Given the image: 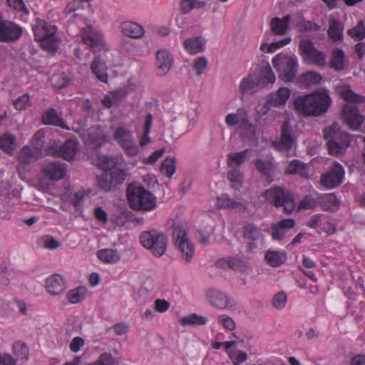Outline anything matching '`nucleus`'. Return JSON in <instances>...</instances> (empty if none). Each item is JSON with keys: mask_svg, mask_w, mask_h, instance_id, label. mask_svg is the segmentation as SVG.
I'll use <instances>...</instances> for the list:
<instances>
[{"mask_svg": "<svg viewBox=\"0 0 365 365\" xmlns=\"http://www.w3.org/2000/svg\"><path fill=\"white\" fill-rule=\"evenodd\" d=\"M331 98L327 91L297 96L294 101L295 110L305 116H319L329 109Z\"/></svg>", "mask_w": 365, "mask_h": 365, "instance_id": "f257e3e1", "label": "nucleus"}, {"mask_svg": "<svg viewBox=\"0 0 365 365\" xmlns=\"http://www.w3.org/2000/svg\"><path fill=\"white\" fill-rule=\"evenodd\" d=\"M341 97L346 101L341 110V117L344 122L352 130H358L364 122V116L359 113L354 103H361L364 98L355 93L349 86L344 87L340 91Z\"/></svg>", "mask_w": 365, "mask_h": 365, "instance_id": "f03ea898", "label": "nucleus"}, {"mask_svg": "<svg viewBox=\"0 0 365 365\" xmlns=\"http://www.w3.org/2000/svg\"><path fill=\"white\" fill-rule=\"evenodd\" d=\"M128 200L135 210L151 211L157 207V198L143 185L134 182L127 190Z\"/></svg>", "mask_w": 365, "mask_h": 365, "instance_id": "7ed1b4c3", "label": "nucleus"}, {"mask_svg": "<svg viewBox=\"0 0 365 365\" xmlns=\"http://www.w3.org/2000/svg\"><path fill=\"white\" fill-rule=\"evenodd\" d=\"M324 137L327 140L329 153L338 155L345 152L351 143V136L341 131L337 123H334L324 130Z\"/></svg>", "mask_w": 365, "mask_h": 365, "instance_id": "20e7f679", "label": "nucleus"}, {"mask_svg": "<svg viewBox=\"0 0 365 365\" xmlns=\"http://www.w3.org/2000/svg\"><path fill=\"white\" fill-rule=\"evenodd\" d=\"M56 26L55 25L38 21L33 26L35 38L41 43L43 49L48 52L56 53L59 46V40L56 36Z\"/></svg>", "mask_w": 365, "mask_h": 365, "instance_id": "39448f33", "label": "nucleus"}, {"mask_svg": "<svg viewBox=\"0 0 365 365\" xmlns=\"http://www.w3.org/2000/svg\"><path fill=\"white\" fill-rule=\"evenodd\" d=\"M272 63L283 81L292 82L295 78L299 68L295 55L282 52L276 55L272 58Z\"/></svg>", "mask_w": 365, "mask_h": 365, "instance_id": "423d86ee", "label": "nucleus"}, {"mask_svg": "<svg viewBox=\"0 0 365 365\" xmlns=\"http://www.w3.org/2000/svg\"><path fill=\"white\" fill-rule=\"evenodd\" d=\"M262 195L276 207H283L287 214L292 213L296 209L293 195L285 188L272 187L265 190Z\"/></svg>", "mask_w": 365, "mask_h": 365, "instance_id": "0eeeda50", "label": "nucleus"}, {"mask_svg": "<svg viewBox=\"0 0 365 365\" xmlns=\"http://www.w3.org/2000/svg\"><path fill=\"white\" fill-rule=\"evenodd\" d=\"M140 242L143 247L149 250L156 257L163 256L167 249L166 236L157 230H150L142 232Z\"/></svg>", "mask_w": 365, "mask_h": 365, "instance_id": "6e6552de", "label": "nucleus"}, {"mask_svg": "<svg viewBox=\"0 0 365 365\" xmlns=\"http://www.w3.org/2000/svg\"><path fill=\"white\" fill-rule=\"evenodd\" d=\"M113 139L121 148L128 157H135L139 154V147L132 131L126 126H118L113 132Z\"/></svg>", "mask_w": 365, "mask_h": 365, "instance_id": "1a4fd4ad", "label": "nucleus"}, {"mask_svg": "<svg viewBox=\"0 0 365 365\" xmlns=\"http://www.w3.org/2000/svg\"><path fill=\"white\" fill-rule=\"evenodd\" d=\"M175 245L181 252L182 258L190 262L195 253V246L187 236V232L184 225H175L173 232Z\"/></svg>", "mask_w": 365, "mask_h": 365, "instance_id": "9d476101", "label": "nucleus"}, {"mask_svg": "<svg viewBox=\"0 0 365 365\" xmlns=\"http://www.w3.org/2000/svg\"><path fill=\"white\" fill-rule=\"evenodd\" d=\"M299 48L307 63L314 64L319 67H324L326 65L325 53L317 49L310 40H301Z\"/></svg>", "mask_w": 365, "mask_h": 365, "instance_id": "9b49d317", "label": "nucleus"}, {"mask_svg": "<svg viewBox=\"0 0 365 365\" xmlns=\"http://www.w3.org/2000/svg\"><path fill=\"white\" fill-rule=\"evenodd\" d=\"M124 169H115L112 173L105 172L97 177L98 187L103 191L110 190L113 187L122 184L125 180Z\"/></svg>", "mask_w": 365, "mask_h": 365, "instance_id": "f8f14e48", "label": "nucleus"}, {"mask_svg": "<svg viewBox=\"0 0 365 365\" xmlns=\"http://www.w3.org/2000/svg\"><path fill=\"white\" fill-rule=\"evenodd\" d=\"M225 123L230 126L240 125V128L242 130H247L251 135L255 132V125L250 122L248 114L243 108H239L235 113H229L225 119Z\"/></svg>", "mask_w": 365, "mask_h": 365, "instance_id": "ddd939ff", "label": "nucleus"}, {"mask_svg": "<svg viewBox=\"0 0 365 365\" xmlns=\"http://www.w3.org/2000/svg\"><path fill=\"white\" fill-rule=\"evenodd\" d=\"M344 175V168L339 163H335L327 173L321 176V183L328 189H333L342 183Z\"/></svg>", "mask_w": 365, "mask_h": 365, "instance_id": "4468645a", "label": "nucleus"}, {"mask_svg": "<svg viewBox=\"0 0 365 365\" xmlns=\"http://www.w3.org/2000/svg\"><path fill=\"white\" fill-rule=\"evenodd\" d=\"M41 173L45 178L52 181H58L66 177L67 165L60 161L49 162L43 166Z\"/></svg>", "mask_w": 365, "mask_h": 365, "instance_id": "2eb2a0df", "label": "nucleus"}, {"mask_svg": "<svg viewBox=\"0 0 365 365\" xmlns=\"http://www.w3.org/2000/svg\"><path fill=\"white\" fill-rule=\"evenodd\" d=\"M23 32L22 28L10 21H0V41L14 42L17 41Z\"/></svg>", "mask_w": 365, "mask_h": 365, "instance_id": "dca6fc26", "label": "nucleus"}, {"mask_svg": "<svg viewBox=\"0 0 365 365\" xmlns=\"http://www.w3.org/2000/svg\"><path fill=\"white\" fill-rule=\"evenodd\" d=\"M82 42L91 48L103 45V34L92 26H87L80 30Z\"/></svg>", "mask_w": 365, "mask_h": 365, "instance_id": "f3484780", "label": "nucleus"}, {"mask_svg": "<svg viewBox=\"0 0 365 365\" xmlns=\"http://www.w3.org/2000/svg\"><path fill=\"white\" fill-rule=\"evenodd\" d=\"M217 266L223 269H231L235 271L243 272L250 268L248 259L240 256H229L217 261Z\"/></svg>", "mask_w": 365, "mask_h": 365, "instance_id": "a211bd4d", "label": "nucleus"}, {"mask_svg": "<svg viewBox=\"0 0 365 365\" xmlns=\"http://www.w3.org/2000/svg\"><path fill=\"white\" fill-rule=\"evenodd\" d=\"M123 161L122 155L118 157H110L106 155L98 154L95 164L100 169L105 172L112 173L115 169H123L121 163Z\"/></svg>", "mask_w": 365, "mask_h": 365, "instance_id": "6ab92c4d", "label": "nucleus"}, {"mask_svg": "<svg viewBox=\"0 0 365 365\" xmlns=\"http://www.w3.org/2000/svg\"><path fill=\"white\" fill-rule=\"evenodd\" d=\"M292 128L289 122H285L282 126L281 139L278 143H274V146L280 152L289 153L295 145V140L292 136Z\"/></svg>", "mask_w": 365, "mask_h": 365, "instance_id": "aec40b11", "label": "nucleus"}, {"mask_svg": "<svg viewBox=\"0 0 365 365\" xmlns=\"http://www.w3.org/2000/svg\"><path fill=\"white\" fill-rule=\"evenodd\" d=\"M295 226L293 219H284L272 225V237L274 240H282L287 237L289 231Z\"/></svg>", "mask_w": 365, "mask_h": 365, "instance_id": "412c9836", "label": "nucleus"}, {"mask_svg": "<svg viewBox=\"0 0 365 365\" xmlns=\"http://www.w3.org/2000/svg\"><path fill=\"white\" fill-rule=\"evenodd\" d=\"M42 151L40 150L38 148L33 150L30 147L25 145L24 146L18 154V161L19 165L18 166V170L20 172L21 167H25L28 165L31 162L38 160L41 158Z\"/></svg>", "mask_w": 365, "mask_h": 365, "instance_id": "4be33fe9", "label": "nucleus"}, {"mask_svg": "<svg viewBox=\"0 0 365 365\" xmlns=\"http://www.w3.org/2000/svg\"><path fill=\"white\" fill-rule=\"evenodd\" d=\"M157 73L165 76L173 66V58L167 50L158 51L156 54Z\"/></svg>", "mask_w": 365, "mask_h": 365, "instance_id": "5701e85b", "label": "nucleus"}, {"mask_svg": "<svg viewBox=\"0 0 365 365\" xmlns=\"http://www.w3.org/2000/svg\"><path fill=\"white\" fill-rule=\"evenodd\" d=\"M107 140V136L101 127H91L88 130V139L86 141L93 148H100Z\"/></svg>", "mask_w": 365, "mask_h": 365, "instance_id": "b1692460", "label": "nucleus"}, {"mask_svg": "<svg viewBox=\"0 0 365 365\" xmlns=\"http://www.w3.org/2000/svg\"><path fill=\"white\" fill-rule=\"evenodd\" d=\"M46 289L51 295H58L66 289L65 281L62 276L58 274L51 275L46 279Z\"/></svg>", "mask_w": 365, "mask_h": 365, "instance_id": "393cba45", "label": "nucleus"}, {"mask_svg": "<svg viewBox=\"0 0 365 365\" xmlns=\"http://www.w3.org/2000/svg\"><path fill=\"white\" fill-rule=\"evenodd\" d=\"M182 44L185 50L188 53L195 55L204 51L206 40L201 36L190 37L185 39Z\"/></svg>", "mask_w": 365, "mask_h": 365, "instance_id": "a878e982", "label": "nucleus"}, {"mask_svg": "<svg viewBox=\"0 0 365 365\" xmlns=\"http://www.w3.org/2000/svg\"><path fill=\"white\" fill-rule=\"evenodd\" d=\"M318 205L323 210L335 212L340 207V201L334 193L319 195Z\"/></svg>", "mask_w": 365, "mask_h": 365, "instance_id": "bb28decb", "label": "nucleus"}, {"mask_svg": "<svg viewBox=\"0 0 365 365\" xmlns=\"http://www.w3.org/2000/svg\"><path fill=\"white\" fill-rule=\"evenodd\" d=\"M291 91L288 88L281 87L275 93L269 95L267 103L274 107L284 106L290 97Z\"/></svg>", "mask_w": 365, "mask_h": 365, "instance_id": "cd10ccee", "label": "nucleus"}, {"mask_svg": "<svg viewBox=\"0 0 365 365\" xmlns=\"http://www.w3.org/2000/svg\"><path fill=\"white\" fill-rule=\"evenodd\" d=\"M122 33L132 38H140L145 33L144 29L140 24L133 21H124L120 24Z\"/></svg>", "mask_w": 365, "mask_h": 365, "instance_id": "c85d7f7f", "label": "nucleus"}, {"mask_svg": "<svg viewBox=\"0 0 365 365\" xmlns=\"http://www.w3.org/2000/svg\"><path fill=\"white\" fill-rule=\"evenodd\" d=\"M78 143L76 140H67L59 149V155L66 160H73L77 153Z\"/></svg>", "mask_w": 365, "mask_h": 365, "instance_id": "c756f323", "label": "nucleus"}, {"mask_svg": "<svg viewBox=\"0 0 365 365\" xmlns=\"http://www.w3.org/2000/svg\"><path fill=\"white\" fill-rule=\"evenodd\" d=\"M43 121L46 125H54L66 130H70L64 120L53 108L48 109L43 115Z\"/></svg>", "mask_w": 365, "mask_h": 365, "instance_id": "7c9ffc66", "label": "nucleus"}, {"mask_svg": "<svg viewBox=\"0 0 365 365\" xmlns=\"http://www.w3.org/2000/svg\"><path fill=\"white\" fill-rule=\"evenodd\" d=\"M92 73L101 82L106 83L108 81L107 66L99 57H96L91 65Z\"/></svg>", "mask_w": 365, "mask_h": 365, "instance_id": "2f4dec72", "label": "nucleus"}, {"mask_svg": "<svg viewBox=\"0 0 365 365\" xmlns=\"http://www.w3.org/2000/svg\"><path fill=\"white\" fill-rule=\"evenodd\" d=\"M329 66L336 71H340L344 69L345 53L341 49L336 48L332 51Z\"/></svg>", "mask_w": 365, "mask_h": 365, "instance_id": "473e14b6", "label": "nucleus"}, {"mask_svg": "<svg viewBox=\"0 0 365 365\" xmlns=\"http://www.w3.org/2000/svg\"><path fill=\"white\" fill-rule=\"evenodd\" d=\"M98 258L105 264H115L120 259V256L116 250L102 249L97 252Z\"/></svg>", "mask_w": 365, "mask_h": 365, "instance_id": "72a5a7b5", "label": "nucleus"}, {"mask_svg": "<svg viewBox=\"0 0 365 365\" xmlns=\"http://www.w3.org/2000/svg\"><path fill=\"white\" fill-rule=\"evenodd\" d=\"M287 175L298 174L301 177L308 178V170L305 163L299 160H294L289 163L284 170Z\"/></svg>", "mask_w": 365, "mask_h": 365, "instance_id": "f704fd0d", "label": "nucleus"}, {"mask_svg": "<svg viewBox=\"0 0 365 365\" xmlns=\"http://www.w3.org/2000/svg\"><path fill=\"white\" fill-rule=\"evenodd\" d=\"M290 16L287 15L282 19L274 18L271 21V29L274 34L277 35L284 34L289 27Z\"/></svg>", "mask_w": 365, "mask_h": 365, "instance_id": "c9c22d12", "label": "nucleus"}, {"mask_svg": "<svg viewBox=\"0 0 365 365\" xmlns=\"http://www.w3.org/2000/svg\"><path fill=\"white\" fill-rule=\"evenodd\" d=\"M249 153V150H245L237 153H230L227 155V165L230 168H240V166L245 161Z\"/></svg>", "mask_w": 365, "mask_h": 365, "instance_id": "e433bc0d", "label": "nucleus"}, {"mask_svg": "<svg viewBox=\"0 0 365 365\" xmlns=\"http://www.w3.org/2000/svg\"><path fill=\"white\" fill-rule=\"evenodd\" d=\"M210 302L215 307L222 309L227 307L229 299L225 293L218 290H213L210 292Z\"/></svg>", "mask_w": 365, "mask_h": 365, "instance_id": "4c0bfd02", "label": "nucleus"}, {"mask_svg": "<svg viewBox=\"0 0 365 365\" xmlns=\"http://www.w3.org/2000/svg\"><path fill=\"white\" fill-rule=\"evenodd\" d=\"M258 76L257 74L249 75L242 78L240 83V91L243 93H250L255 90V88L260 86V83L257 81Z\"/></svg>", "mask_w": 365, "mask_h": 365, "instance_id": "58836bf2", "label": "nucleus"}, {"mask_svg": "<svg viewBox=\"0 0 365 365\" xmlns=\"http://www.w3.org/2000/svg\"><path fill=\"white\" fill-rule=\"evenodd\" d=\"M328 35L329 37L334 41H340L342 39L343 26L339 21L335 19H331L329 21Z\"/></svg>", "mask_w": 365, "mask_h": 365, "instance_id": "ea45409f", "label": "nucleus"}, {"mask_svg": "<svg viewBox=\"0 0 365 365\" xmlns=\"http://www.w3.org/2000/svg\"><path fill=\"white\" fill-rule=\"evenodd\" d=\"M227 179L233 189L240 190L244 181V174L240 168H230L227 173Z\"/></svg>", "mask_w": 365, "mask_h": 365, "instance_id": "a19ab883", "label": "nucleus"}, {"mask_svg": "<svg viewBox=\"0 0 365 365\" xmlns=\"http://www.w3.org/2000/svg\"><path fill=\"white\" fill-rule=\"evenodd\" d=\"M265 259L270 266L279 267L285 262L287 255L279 251H268L265 254Z\"/></svg>", "mask_w": 365, "mask_h": 365, "instance_id": "79ce46f5", "label": "nucleus"}, {"mask_svg": "<svg viewBox=\"0 0 365 365\" xmlns=\"http://www.w3.org/2000/svg\"><path fill=\"white\" fill-rule=\"evenodd\" d=\"M243 237L247 240H262L263 235L261 230L252 223L244 227Z\"/></svg>", "mask_w": 365, "mask_h": 365, "instance_id": "37998d69", "label": "nucleus"}, {"mask_svg": "<svg viewBox=\"0 0 365 365\" xmlns=\"http://www.w3.org/2000/svg\"><path fill=\"white\" fill-rule=\"evenodd\" d=\"M152 123H153V116L151 114H148L145 119L143 134L140 136H139V144H140V147H142V148L145 147L150 141L149 134L150 133Z\"/></svg>", "mask_w": 365, "mask_h": 365, "instance_id": "c03bdc74", "label": "nucleus"}, {"mask_svg": "<svg viewBox=\"0 0 365 365\" xmlns=\"http://www.w3.org/2000/svg\"><path fill=\"white\" fill-rule=\"evenodd\" d=\"M205 4L206 2L203 0H182L180 3V8L182 14H187L194 9L205 7Z\"/></svg>", "mask_w": 365, "mask_h": 365, "instance_id": "a18cd8bd", "label": "nucleus"}, {"mask_svg": "<svg viewBox=\"0 0 365 365\" xmlns=\"http://www.w3.org/2000/svg\"><path fill=\"white\" fill-rule=\"evenodd\" d=\"M208 320L206 317L198 315L195 313L182 317L180 322L182 325L193 326V325H205Z\"/></svg>", "mask_w": 365, "mask_h": 365, "instance_id": "49530a36", "label": "nucleus"}, {"mask_svg": "<svg viewBox=\"0 0 365 365\" xmlns=\"http://www.w3.org/2000/svg\"><path fill=\"white\" fill-rule=\"evenodd\" d=\"M276 80L275 76L269 66L267 64L264 66L261 71L260 76H258V82L260 83V86H264L268 83H274Z\"/></svg>", "mask_w": 365, "mask_h": 365, "instance_id": "de8ad7c7", "label": "nucleus"}, {"mask_svg": "<svg viewBox=\"0 0 365 365\" xmlns=\"http://www.w3.org/2000/svg\"><path fill=\"white\" fill-rule=\"evenodd\" d=\"M87 294L86 287H80L68 292L66 297L69 302L76 304L84 299Z\"/></svg>", "mask_w": 365, "mask_h": 365, "instance_id": "09e8293b", "label": "nucleus"}, {"mask_svg": "<svg viewBox=\"0 0 365 365\" xmlns=\"http://www.w3.org/2000/svg\"><path fill=\"white\" fill-rule=\"evenodd\" d=\"M257 170L262 175L266 176L268 179L272 175L274 165L269 160H264L262 159H257L255 163Z\"/></svg>", "mask_w": 365, "mask_h": 365, "instance_id": "8fccbe9b", "label": "nucleus"}, {"mask_svg": "<svg viewBox=\"0 0 365 365\" xmlns=\"http://www.w3.org/2000/svg\"><path fill=\"white\" fill-rule=\"evenodd\" d=\"M16 138L11 134H5L0 138V148L6 153L11 154L15 148Z\"/></svg>", "mask_w": 365, "mask_h": 365, "instance_id": "3c124183", "label": "nucleus"}, {"mask_svg": "<svg viewBox=\"0 0 365 365\" xmlns=\"http://www.w3.org/2000/svg\"><path fill=\"white\" fill-rule=\"evenodd\" d=\"M176 170L175 160L174 158H165L161 164L160 172L168 178H171Z\"/></svg>", "mask_w": 365, "mask_h": 365, "instance_id": "603ef678", "label": "nucleus"}, {"mask_svg": "<svg viewBox=\"0 0 365 365\" xmlns=\"http://www.w3.org/2000/svg\"><path fill=\"white\" fill-rule=\"evenodd\" d=\"M318 205V197L315 199L310 195H306L300 200L297 207V211L302 210H314Z\"/></svg>", "mask_w": 365, "mask_h": 365, "instance_id": "864d4df0", "label": "nucleus"}, {"mask_svg": "<svg viewBox=\"0 0 365 365\" xmlns=\"http://www.w3.org/2000/svg\"><path fill=\"white\" fill-rule=\"evenodd\" d=\"M14 354L19 359L27 360L29 359V348L25 343L16 341L13 346Z\"/></svg>", "mask_w": 365, "mask_h": 365, "instance_id": "5fc2aeb1", "label": "nucleus"}, {"mask_svg": "<svg viewBox=\"0 0 365 365\" xmlns=\"http://www.w3.org/2000/svg\"><path fill=\"white\" fill-rule=\"evenodd\" d=\"M240 204L232 200L227 194H222L217 199L218 208H237Z\"/></svg>", "mask_w": 365, "mask_h": 365, "instance_id": "6e6d98bb", "label": "nucleus"}, {"mask_svg": "<svg viewBox=\"0 0 365 365\" xmlns=\"http://www.w3.org/2000/svg\"><path fill=\"white\" fill-rule=\"evenodd\" d=\"M301 83L305 86L319 83L322 81V76L318 73L309 71L300 77Z\"/></svg>", "mask_w": 365, "mask_h": 365, "instance_id": "4d7b16f0", "label": "nucleus"}, {"mask_svg": "<svg viewBox=\"0 0 365 365\" xmlns=\"http://www.w3.org/2000/svg\"><path fill=\"white\" fill-rule=\"evenodd\" d=\"M38 242L43 247L51 250H56L61 245L57 240L49 235L42 236Z\"/></svg>", "mask_w": 365, "mask_h": 365, "instance_id": "13d9d810", "label": "nucleus"}, {"mask_svg": "<svg viewBox=\"0 0 365 365\" xmlns=\"http://www.w3.org/2000/svg\"><path fill=\"white\" fill-rule=\"evenodd\" d=\"M348 34L356 40H361L365 38V26L362 21L348 31Z\"/></svg>", "mask_w": 365, "mask_h": 365, "instance_id": "bf43d9fd", "label": "nucleus"}, {"mask_svg": "<svg viewBox=\"0 0 365 365\" xmlns=\"http://www.w3.org/2000/svg\"><path fill=\"white\" fill-rule=\"evenodd\" d=\"M53 86L56 89H61L69 85V79L64 73L55 74L51 78Z\"/></svg>", "mask_w": 365, "mask_h": 365, "instance_id": "052dcab7", "label": "nucleus"}, {"mask_svg": "<svg viewBox=\"0 0 365 365\" xmlns=\"http://www.w3.org/2000/svg\"><path fill=\"white\" fill-rule=\"evenodd\" d=\"M14 108L18 110H24L31 106V103L29 94L25 93L18 97L13 102Z\"/></svg>", "mask_w": 365, "mask_h": 365, "instance_id": "680f3d73", "label": "nucleus"}, {"mask_svg": "<svg viewBox=\"0 0 365 365\" xmlns=\"http://www.w3.org/2000/svg\"><path fill=\"white\" fill-rule=\"evenodd\" d=\"M207 60L205 56L197 57L194 61L193 68L196 71V75L201 76L207 68Z\"/></svg>", "mask_w": 365, "mask_h": 365, "instance_id": "e2e57ef3", "label": "nucleus"}, {"mask_svg": "<svg viewBox=\"0 0 365 365\" xmlns=\"http://www.w3.org/2000/svg\"><path fill=\"white\" fill-rule=\"evenodd\" d=\"M326 220V217L322 214H315L310 217L307 220L306 225L312 229H321L322 222Z\"/></svg>", "mask_w": 365, "mask_h": 365, "instance_id": "0e129e2a", "label": "nucleus"}, {"mask_svg": "<svg viewBox=\"0 0 365 365\" xmlns=\"http://www.w3.org/2000/svg\"><path fill=\"white\" fill-rule=\"evenodd\" d=\"M217 322L222 324L225 329L229 331H232L236 327L234 320L230 317L225 314L220 315L217 317Z\"/></svg>", "mask_w": 365, "mask_h": 365, "instance_id": "69168bd1", "label": "nucleus"}, {"mask_svg": "<svg viewBox=\"0 0 365 365\" xmlns=\"http://www.w3.org/2000/svg\"><path fill=\"white\" fill-rule=\"evenodd\" d=\"M287 300V297L284 292H278L273 297L272 305L276 309H282L285 306Z\"/></svg>", "mask_w": 365, "mask_h": 365, "instance_id": "338daca9", "label": "nucleus"}, {"mask_svg": "<svg viewBox=\"0 0 365 365\" xmlns=\"http://www.w3.org/2000/svg\"><path fill=\"white\" fill-rule=\"evenodd\" d=\"M230 358L234 365H240V363L245 361L248 356L247 353L240 350H236L230 354Z\"/></svg>", "mask_w": 365, "mask_h": 365, "instance_id": "774afa93", "label": "nucleus"}]
</instances>
